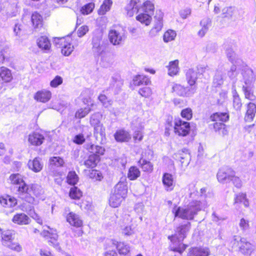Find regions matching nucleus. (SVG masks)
<instances>
[{
  "label": "nucleus",
  "instance_id": "11",
  "mask_svg": "<svg viewBox=\"0 0 256 256\" xmlns=\"http://www.w3.org/2000/svg\"><path fill=\"white\" fill-rule=\"evenodd\" d=\"M168 238L170 240V250L180 254H182L186 250L188 245L182 242L181 238H176L175 235L168 236Z\"/></svg>",
  "mask_w": 256,
  "mask_h": 256
},
{
  "label": "nucleus",
  "instance_id": "8",
  "mask_svg": "<svg viewBox=\"0 0 256 256\" xmlns=\"http://www.w3.org/2000/svg\"><path fill=\"white\" fill-rule=\"evenodd\" d=\"M72 34L71 32L64 36L54 38V45L60 48L61 53L64 56H69L74 50V46L72 44Z\"/></svg>",
  "mask_w": 256,
  "mask_h": 256
},
{
  "label": "nucleus",
  "instance_id": "64",
  "mask_svg": "<svg viewBox=\"0 0 256 256\" xmlns=\"http://www.w3.org/2000/svg\"><path fill=\"white\" fill-rule=\"evenodd\" d=\"M40 256H54L52 252L46 248H42L40 250Z\"/></svg>",
  "mask_w": 256,
  "mask_h": 256
},
{
  "label": "nucleus",
  "instance_id": "15",
  "mask_svg": "<svg viewBox=\"0 0 256 256\" xmlns=\"http://www.w3.org/2000/svg\"><path fill=\"white\" fill-rule=\"evenodd\" d=\"M210 254V251L208 248L194 246L188 248L186 256H209Z\"/></svg>",
  "mask_w": 256,
  "mask_h": 256
},
{
  "label": "nucleus",
  "instance_id": "40",
  "mask_svg": "<svg viewBox=\"0 0 256 256\" xmlns=\"http://www.w3.org/2000/svg\"><path fill=\"white\" fill-rule=\"evenodd\" d=\"M78 176L74 170L70 171L66 176V182L70 186L76 185L78 182Z\"/></svg>",
  "mask_w": 256,
  "mask_h": 256
},
{
  "label": "nucleus",
  "instance_id": "60",
  "mask_svg": "<svg viewBox=\"0 0 256 256\" xmlns=\"http://www.w3.org/2000/svg\"><path fill=\"white\" fill-rule=\"evenodd\" d=\"M136 20L144 26H148L152 21V17H136Z\"/></svg>",
  "mask_w": 256,
  "mask_h": 256
},
{
  "label": "nucleus",
  "instance_id": "16",
  "mask_svg": "<svg viewBox=\"0 0 256 256\" xmlns=\"http://www.w3.org/2000/svg\"><path fill=\"white\" fill-rule=\"evenodd\" d=\"M114 137L116 142L120 143L128 142L132 138L129 132L124 128L116 130Z\"/></svg>",
  "mask_w": 256,
  "mask_h": 256
},
{
  "label": "nucleus",
  "instance_id": "26",
  "mask_svg": "<svg viewBox=\"0 0 256 256\" xmlns=\"http://www.w3.org/2000/svg\"><path fill=\"white\" fill-rule=\"evenodd\" d=\"M256 114V104L253 102H249L247 104L246 111L244 116V120L246 122L253 121Z\"/></svg>",
  "mask_w": 256,
  "mask_h": 256
},
{
  "label": "nucleus",
  "instance_id": "50",
  "mask_svg": "<svg viewBox=\"0 0 256 256\" xmlns=\"http://www.w3.org/2000/svg\"><path fill=\"white\" fill-rule=\"evenodd\" d=\"M134 233V228L133 226L127 225L122 228V234L126 236H129L132 235Z\"/></svg>",
  "mask_w": 256,
  "mask_h": 256
},
{
  "label": "nucleus",
  "instance_id": "34",
  "mask_svg": "<svg viewBox=\"0 0 256 256\" xmlns=\"http://www.w3.org/2000/svg\"><path fill=\"white\" fill-rule=\"evenodd\" d=\"M234 204H243L245 207L249 206L248 200L246 193L240 192L235 196L234 198Z\"/></svg>",
  "mask_w": 256,
  "mask_h": 256
},
{
  "label": "nucleus",
  "instance_id": "30",
  "mask_svg": "<svg viewBox=\"0 0 256 256\" xmlns=\"http://www.w3.org/2000/svg\"><path fill=\"white\" fill-rule=\"evenodd\" d=\"M10 184L14 186L16 190L20 185L25 182L23 177L19 174H12L8 178Z\"/></svg>",
  "mask_w": 256,
  "mask_h": 256
},
{
  "label": "nucleus",
  "instance_id": "48",
  "mask_svg": "<svg viewBox=\"0 0 256 256\" xmlns=\"http://www.w3.org/2000/svg\"><path fill=\"white\" fill-rule=\"evenodd\" d=\"M176 36V32L173 30H169L164 33L163 38L165 42H168L174 40Z\"/></svg>",
  "mask_w": 256,
  "mask_h": 256
},
{
  "label": "nucleus",
  "instance_id": "41",
  "mask_svg": "<svg viewBox=\"0 0 256 256\" xmlns=\"http://www.w3.org/2000/svg\"><path fill=\"white\" fill-rule=\"evenodd\" d=\"M172 92L177 96H184L187 94V89L184 86L176 84L172 86Z\"/></svg>",
  "mask_w": 256,
  "mask_h": 256
},
{
  "label": "nucleus",
  "instance_id": "24",
  "mask_svg": "<svg viewBox=\"0 0 256 256\" xmlns=\"http://www.w3.org/2000/svg\"><path fill=\"white\" fill-rule=\"evenodd\" d=\"M110 242L112 246L116 247L120 254L126 255L130 252L128 246L124 242L116 239H112Z\"/></svg>",
  "mask_w": 256,
  "mask_h": 256
},
{
  "label": "nucleus",
  "instance_id": "51",
  "mask_svg": "<svg viewBox=\"0 0 256 256\" xmlns=\"http://www.w3.org/2000/svg\"><path fill=\"white\" fill-rule=\"evenodd\" d=\"M138 94L145 98H150L152 94V89L150 87L146 86L140 88Z\"/></svg>",
  "mask_w": 256,
  "mask_h": 256
},
{
  "label": "nucleus",
  "instance_id": "58",
  "mask_svg": "<svg viewBox=\"0 0 256 256\" xmlns=\"http://www.w3.org/2000/svg\"><path fill=\"white\" fill-rule=\"evenodd\" d=\"M243 90L246 98L250 100H256V96L250 90H249L248 88L244 87Z\"/></svg>",
  "mask_w": 256,
  "mask_h": 256
},
{
  "label": "nucleus",
  "instance_id": "49",
  "mask_svg": "<svg viewBox=\"0 0 256 256\" xmlns=\"http://www.w3.org/2000/svg\"><path fill=\"white\" fill-rule=\"evenodd\" d=\"M180 116L186 120H190L192 118V111L190 108H186L182 110Z\"/></svg>",
  "mask_w": 256,
  "mask_h": 256
},
{
  "label": "nucleus",
  "instance_id": "54",
  "mask_svg": "<svg viewBox=\"0 0 256 256\" xmlns=\"http://www.w3.org/2000/svg\"><path fill=\"white\" fill-rule=\"evenodd\" d=\"M184 208L180 206H178L177 205H174L172 210V213L174 215V218L178 217L182 219V211Z\"/></svg>",
  "mask_w": 256,
  "mask_h": 256
},
{
  "label": "nucleus",
  "instance_id": "62",
  "mask_svg": "<svg viewBox=\"0 0 256 256\" xmlns=\"http://www.w3.org/2000/svg\"><path fill=\"white\" fill-rule=\"evenodd\" d=\"M88 31V28L86 26H80L78 30L77 34L79 37H82L84 36Z\"/></svg>",
  "mask_w": 256,
  "mask_h": 256
},
{
  "label": "nucleus",
  "instance_id": "14",
  "mask_svg": "<svg viewBox=\"0 0 256 256\" xmlns=\"http://www.w3.org/2000/svg\"><path fill=\"white\" fill-rule=\"evenodd\" d=\"M43 236L47 240L48 243L56 250L61 251L62 248L58 242V235L56 233L50 232L48 230L43 232Z\"/></svg>",
  "mask_w": 256,
  "mask_h": 256
},
{
  "label": "nucleus",
  "instance_id": "25",
  "mask_svg": "<svg viewBox=\"0 0 256 256\" xmlns=\"http://www.w3.org/2000/svg\"><path fill=\"white\" fill-rule=\"evenodd\" d=\"M12 222L18 225H27L30 223V218L25 214L17 213L12 218Z\"/></svg>",
  "mask_w": 256,
  "mask_h": 256
},
{
  "label": "nucleus",
  "instance_id": "2",
  "mask_svg": "<svg viewBox=\"0 0 256 256\" xmlns=\"http://www.w3.org/2000/svg\"><path fill=\"white\" fill-rule=\"evenodd\" d=\"M140 0H130L128 7V14L137 16H150L154 14L155 8L154 4L150 0L144 1L140 8L138 3Z\"/></svg>",
  "mask_w": 256,
  "mask_h": 256
},
{
  "label": "nucleus",
  "instance_id": "17",
  "mask_svg": "<svg viewBox=\"0 0 256 256\" xmlns=\"http://www.w3.org/2000/svg\"><path fill=\"white\" fill-rule=\"evenodd\" d=\"M52 94L50 90L42 89L37 91L34 96V100L38 102L46 103L52 98Z\"/></svg>",
  "mask_w": 256,
  "mask_h": 256
},
{
  "label": "nucleus",
  "instance_id": "36",
  "mask_svg": "<svg viewBox=\"0 0 256 256\" xmlns=\"http://www.w3.org/2000/svg\"><path fill=\"white\" fill-rule=\"evenodd\" d=\"M196 72L192 69H188L186 72V80L190 86L195 85L197 80Z\"/></svg>",
  "mask_w": 256,
  "mask_h": 256
},
{
  "label": "nucleus",
  "instance_id": "47",
  "mask_svg": "<svg viewBox=\"0 0 256 256\" xmlns=\"http://www.w3.org/2000/svg\"><path fill=\"white\" fill-rule=\"evenodd\" d=\"M228 182H232L233 185L238 188H240L242 186V182L240 178L236 175V172L234 170Z\"/></svg>",
  "mask_w": 256,
  "mask_h": 256
},
{
  "label": "nucleus",
  "instance_id": "56",
  "mask_svg": "<svg viewBox=\"0 0 256 256\" xmlns=\"http://www.w3.org/2000/svg\"><path fill=\"white\" fill-rule=\"evenodd\" d=\"M172 127V121L171 120L168 119L164 124V135L166 136H169L171 133Z\"/></svg>",
  "mask_w": 256,
  "mask_h": 256
},
{
  "label": "nucleus",
  "instance_id": "42",
  "mask_svg": "<svg viewBox=\"0 0 256 256\" xmlns=\"http://www.w3.org/2000/svg\"><path fill=\"white\" fill-rule=\"evenodd\" d=\"M88 178L94 181H102L104 178V176L102 172L97 170L92 169L90 171Z\"/></svg>",
  "mask_w": 256,
  "mask_h": 256
},
{
  "label": "nucleus",
  "instance_id": "57",
  "mask_svg": "<svg viewBox=\"0 0 256 256\" xmlns=\"http://www.w3.org/2000/svg\"><path fill=\"white\" fill-rule=\"evenodd\" d=\"M86 142L84 136L82 134L76 135L72 140V142L76 144H82Z\"/></svg>",
  "mask_w": 256,
  "mask_h": 256
},
{
  "label": "nucleus",
  "instance_id": "44",
  "mask_svg": "<svg viewBox=\"0 0 256 256\" xmlns=\"http://www.w3.org/2000/svg\"><path fill=\"white\" fill-rule=\"evenodd\" d=\"M92 111L90 108H78L75 112L74 118L82 119L85 118Z\"/></svg>",
  "mask_w": 256,
  "mask_h": 256
},
{
  "label": "nucleus",
  "instance_id": "9",
  "mask_svg": "<svg viewBox=\"0 0 256 256\" xmlns=\"http://www.w3.org/2000/svg\"><path fill=\"white\" fill-rule=\"evenodd\" d=\"M174 132L179 137H186L188 136L191 131L190 122L182 120L180 118H175L174 121Z\"/></svg>",
  "mask_w": 256,
  "mask_h": 256
},
{
  "label": "nucleus",
  "instance_id": "13",
  "mask_svg": "<svg viewBox=\"0 0 256 256\" xmlns=\"http://www.w3.org/2000/svg\"><path fill=\"white\" fill-rule=\"evenodd\" d=\"M45 140V137L40 132L34 131L30 133L28 138V142L30 146H41Z\"/></svg>",
  "mask_w": 256,
  "mask_h": 256
},
{
  "label": "nucleus",
  "instance_id": "46",
  "mask_svg": "<svg viewBox=\"0 0 256 256\" xmlns=\"http://www.w3.org/2000/svg\"><path fill=\"white\" fill-rule=\"evenodd\" d=\"M98 100L106 108H108L112 104V100L109 99L104 94H100L98 96Z\"/></svg>",
  "mask_w": 256,
  "mask_h": 256
},
{
  "label": "nucleus",
  "instance_id": "61",
  "mask_svg": "<svg viewBox=\"0 0 256 256\" xmlns=\"http://www.w3.org/2000/svg\"><path fill=\"white\" fill-rule=\"evenodd\" d=\"M239 225L242 230H246L250 228L249 221L244 218L240 220Z\"/></svg>",
  "mask_w": 256,
  "mask_h": 256
},
{
  "label": "nucleus",
  "instance_id": "6",
  "mask_svg": "<svg viewBox=\"0 0 256 256\" xmlns=\"http://www.w3.org/2000/svg\"><path fill=\"white\" fill-rule=\"evenodd\" d=\"M0 237L2 244L11 251L16 252L22 251V246L15 240L14 234L11 230H4L0 228Z\"/></svg>",
  "mask_w": 256,
  "mask_h": 256
},
{
  "label": "nucleus",
  "instance_id": "38",
  "mask_svg": "<svg viewBox=\"0 0 256 256\" xmlns=\"http://www.w3.org/2000/svg\"><path fill=\"white\" fill-rule=\"evenodd\" d=\"M140 171L136 166H133L128 168L127 177L130 180H134L140 176Z\"/></svg>",
  "mask_w": 256,
  "mask_h": 256
},
{
  "label": "nucleus",
  "instance_id": "59",
  "mask_svg": "<svg viewBox=\"0 0 256 256\" xmlns=\"http://www.w3.org/2000/svg\"><path fill=\"white\" fill-rule=\"evenodd\" d=\"M134 142L138 143L142 141L144 138V134L140 130L135 131L132 136Z\"/></svg>",
  "mask_w": 256,
  "mask_h": 256
},
{
  "label": "nucleus",
  "instance_id": "33",
  "mask_svg": "<svg viewBox=\"0 0 256 256\" xmlns=\"http://www.w3.org/2000/svg\"><path fill=\"white\" fill-rule=\"evenodd\" d=\"M122 196H118L114 192H112L110 195L108 204L109 205L114 208H116L120 206L122 202L124 200Z\"/></svg>",
  "mask_w": 256,
  "mask_h": 256
},
{
  "label": "nucleus",
  "instance_id": "32",
  "mask_svg": "<svg viewBox=\"0 0 256 256\" xmlns=\"http://www.w3.org/2000/svg\"><path fill=\"white\" fill-rule=\"evenodd\" d=\"M65 162L63 158L59 156L50 157L48 160V165L51 168H62Z\"/></svg>",
  "mask_w": 256,
  "mask_h": 256
},
{
  "label": "nucleus",
  "instance_id": "20",
  "mask_svg": "<svg viewBox=\"0 0 256 256\" xmlns=\"http://www.w3.org/2000/svg\"><path fill=\"white\" fill-rule=\"evenodd\" d=\"M234 170L231 168H222L218 170L217 173V179L220 183L228 182Z\"/></svg>",
  "mask_w": 256,
  "mask_h": 256
},
{
  "label": "nucleus",
  "instance_id": "63",
  "mask_svg": "<svg viewBox=\"0 0 256 256\" xmlns=\"http://www.w3.org/2000/svg\"><path fill=\"white\" fill-rule=\"evenodd\" d=\"M121 220L122 224H124L126 223L128 224L132 222V218L129 214H125L124 215L122 216Z\"/></svg>",
  "mask_w": 256,
  "mask_h": 256
},
{
  "label": "nucleus",
  "instance_id": "37",
  "mask_svg": "<svg viewBox=\"0 0 256 256\" xmlns=\"http://www.w3.org/2000/svg\"><path fill=\"white\" fill-rule=\"evenodd\" d=\"M178 64L179 62L178 60H175L169 62L168 66H167L169 76H173L178 74L179 72Z\"/></svg>",
  "mask_w": 256,
  "mask_h": 256
},
{
  "label": "nucleus",
  "instance_id": "4",
  "mask_svg": "<svg viewBox=\"0 0 256 256\" xmlns=\"http://www.w3.org/2000/svg\"><path fill=\"white\" fill-rule=\"evenodd\" d=\"M38 193V186L37 184H28L26 182L20 185L16 189V194L22 200L33 203L34 201V196Z\"/></svg>",
  "mask_w": 256,
  "mask_h": 256
},
{
  "label": "nucleus",
  "instance_id": "55",
  "mask_svg": "<svg viewBox=\"0 0 256 256\" xmlns=\"http://www.w3.org/2000/svg\"><path fill=\"white\" fill-rule=\"evenodd\" d=\"M32 22L35 28H40L43 26L42 17H32Z\"/></svg>",
  "mask_w": 256,
  "mask_h": 256
},
{
  "label": "nucleus",
  "instance_id": "31",
  "mask_svg": "<svg viewBox=\"0 0 256 256\" xmlns=\"http://www.w3.org/2000/svg\"><path fill=\"white\" fill-rule=\"evenodd\" d=\"M28 165V168L35 172H40L43 167V164L38 157L34 158L32 160H29Z\"/></svg>",
  "mask_w": 256,
  "mask_h": 256
},
{
  "label": "nucleus",
  "instance_id": "52",
  "mask_svg": "<svg viewBox=\"0 0 256 256\" xmlns=\"http://www.w3.org/2000/svg\"><path fill=\"white\" fill-rule=\"evenodd\" d=\"M94 134H100L101 136L104 135L105 128L102 124L98 122L94 126Z\"/></svg>",
  "mask_w": 256,
  "mask_h": 256
},
{
  "label": "nucleus",
  "instance_id": "45",
  "mask_svg": "<svg viewBox=\"0 0 256 256\" xmlns=\"http://www.w3.org/2000/svg\"><path fill=\"white\" fill-rule=\"evenodd\" d=\"M68 194L72 200H80L82 196V192L78 187L74 186L70 188Z\"/></svg>",
  "mask_w": 256,
  "mask_h": 256
},
{
  "label": "nucleus",
  "instance_id": "7",
  "mask_svg": "<svg viewBox=\"0 0 256 256\" xmlns=\"http://www.w3.org/2000/svg\"><path fill=\"white\" fill-rule=\"evenodd\" d=\"M230 246L232 250H238L245 256H250L254 252L253 245L246 238L234 236L230 242Z\"/></svg>",
  "mask_w": 256,
  "mask_h": 256
},
{
  "label": "nucleus",
  "instance_id": "21",
  "mask_svg": "<svg viewBox=\"0 0 256 256\" xmlns=\"http://www.w3.org/2000/svg\"><path fill=\"white\" fill-rule=\"evenodd\" d=\"M38 46L42 51L48 52L52 48L50 40L46 36H42L36 40Z\"/></svg>",
  "mask_w": 256,
  "mask_h": 256
},
{
  "label": "nucleus",
  "instance_id": "43",
  "mask_svg": "<svg viewBox=\"0 0 256 256\" xmlns=\"http://www.w3.org/2000/svg\"><path fill=\"white\" fill-rule=\"evenodd\" d=\"M95 8V4L92 2H88L84 4L80 8V12L83 15H88L90 14Z\"/></svg>",
  "mask_w": 256,
  "mask_h": 256
},
{
  "label": "nucleus",
  "instance_id": "18",
  "mask_svg": "<svg viewBox=\"0 0 256 256\" xmlns=\"http://www.w3.org/2000/svg\"><path fill=\"white\" fill-rule=\"evenodd\" d=\"M162 182L166 191H172L174 190L176 182L172 174L164 173L162 176Z\"/></svg>",
  "mask_w": 256,
  "mask_h": 256
},
{
  "label": "nucleus",
  "instance_id": "19",
  "mask_svg": "<svg viewBox=\"0 0 256 256\" xmlns=\"http://www.w3.org/2000/svg\"><path fill=\"white\" fill-rule=\"evenodd\" d=\"M191 228V223L186 222L183 224H180L176 228L175 233L172 235H175L176 238L182 239V240L186 238L188 232Z\"/></svg>",
  "mask_w": 256,
  "mask_h": 256
},
{
  "label": "nucleus",
  "instance_id": "5",
  "mask_svg": "<svg viewBox=\"0 0 256 256\" xmlns=\"http://www.w3.org/2000/svg\"><path fill=\"white\" fill-rule=\"evenodd\" d=\"M38 193V186L37 184H28L26 182L20 185L16 189V194L22 200L33 203L34 201V196Z\"/></svg>",
  "mask_w": 256,
  "mask_h": 256
},
{
  "label": "nucleus",
  "instance_id": "28",
  "mask_svg": "<svg viewBox=\"0 0 256 256\" xmlns=\"http://www.w3.org/2000/svg\"><path fill=\"white\" fill-rule=\"evenodd\" d=\"M0 203L4 208H10L17 204V200L9 195L0 196Z\"/></svg>",
  "mask_w": 256,
  "mask_h": 256
},
{
  "label": "nucleus",
  "instance_id": "3",
  "mask_svg": "<svg viewBox=\"0 0 256 256\" xmlns=\"http://www.w3.org/2000/svg\"><path fill=\"white\" fill-rule=\"evenodd\" d=\"M86 149L90 154L84 161V166L88 168H96L101 161L102 156L105 154V148L100 146L90 144L86 146Z\"/></svg>",
  "mask_w": 256,
  "mask_h": 256
},
{
  "label": "nucleus",
  "instance_id": "1",
  "mask_svg": "<svg viewBox=\"0 0 256 256\" xmlns=\"http://www.w3.org/2000/svg\"><path fill=\"white\" fill-rule=\"evenodd\" d=\"M230 118L229 111L226 109L224 112H217L210 116V120L212 122L210 125L214 132L221 137L224 138L229 134L228 126L225 123Z\"/></svg>",
  "mask_w": 256,
  "mask_h": 256
},
{
  "label": "nucleus",
  "instance_id": "27",
  "mask_svg": "<svg viewBox=\"0 0 256 256\" xmlns=\"http://www.w3.org/2000/svg\"><path fill=\"white\" fill-rule=\"evenodd\" d=\"M151 84L150 78L142 74H137L132 79V86H139L142 85H148Z\"/></svg>",
  "mask_w": 256,
  "mask_h": 256
},
{
  "label": "nucleus",
  "instance_id": "22",
  "mask_svg": "<svg viewBox=\"0 0 256 256\" xmlns=\"http://www.w3.org/2000/svg\"><path fill=\"white\" fill-rule=\"evenodd\" d=\"M108 36L110 42L114 46L121 44L124 40L123 36L115 29L110 30Z\"/></svg>",
  "mask_w": 256,
  "mask_h": 256
},
{
  "label": "nucleus",
  "instance_id": "10",
  "mask_svg": "<svg viewBox=\"0 0 256 256\" xmlns=\"http://www.w3.org/2000/svg\"><path fill=\"white\" fill-rule=\"evenodd\" d=\"M67 222L73 228L78 229V236H80L83 234L82 228L84 226V221L81 216L73 212H69L66 216Z\"/></svg>",
  "mask_w": 256,
  "mask_h": 256
},
{
  "label": "nucleus",
  "instance_id": "29",
  "mask_svg": "<svg viewBox=\"0 0 256 256\" xmlns=\"http://www.w3.org/2000/svg\"><path fill=\"white\" fill-rule=\"evenodd\" d=\"M138 163L144 172L150 174L154 171V164L150 161L140 158Z\"/></svg>",
  "mask_w": 256,
  "mask_h": 256
},
{
  "label": "nucleus",
  "instance_id": "39",
  "mask_svg": "<svg viewBox=\"0 0 256 256\" xmlns=\"http://www.w3.org/2000/svg\"><path fill=\"white\" fill-rule=\"evenodd\" d=\"M112 4V0H104L98 11V14L102 16L106 14L110 10Z\"/></svg>",
  "mask_w": 256,
  "mask_h": 256
},
{
  "label": "nucleus",
  "instance_id": "53",
  "mask_svg": "<svg viewBox=\"0 0 256 256\" xmlns=\"http://www.w3.org/2000/svg\"><path fill=\"white\" fill-rule=\"evenodd\" d=\"M63 82V78L60 76H56L50 82V86L56 88Z\"/></svg>",
  "mask_w": 256,
  "mask_h": 256
},
{
  "label": "nucleus",
  "instance_id": "35",
  "mask_svg": "<svg viewBox=\"0 0 256 256\" xmlns=\"http://www.w3.org/2000/svg\"><path fill=\"white\" fill-rule=\"evenodd\" d=\"M0 78L4 82H8L12 79L11 70L5 66L0 68Z\"/></svg>",
  "mask_w": 256,
  "mask_h": 256
},
{
  "label": "nucleus",
  "instance_id": "12",
  "mask_svg": "<svg viewBox=\"0 0 256 256\" xmlns=\"http://www.w3.org/2000/svg\"><path fill=\"white\" fill-rule=\"evenodd\" d=\"M200 208L196 202H192L186 208H184L182 215V219L186 220H192L196 215Z\"/></svg>",
  "mask_w": 256,
  "mask_h": 256
},
{
  "label": "nucleus",
  "instance_id": "23",
  "mask_svg": "<svg viewBox=\"0 0 256 256\" xmlns=\"http://www.w3.org/2000/svg\"><path fill=\"white\" fill-rule=\"evenodd\" d=\"M128 192L127 182L120 181L115 186L113 192L118 196H122L125 200L128 195Z\"/></svg>",
  "mask_w": 256,
  "mask_h": 256
}]
</instances>
